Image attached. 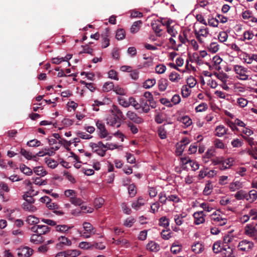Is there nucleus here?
I'll return each instance as SVG.
<instances>
[{
  "mask_svg": "<svg viewBox=\"0 0 257 257\" xmlns=\"http://www.w3.org/2000/svg\"><path fill=\"white\" fill-rule=\"evenodd\" d=\"M253 246L252 242L244 239L239 242L238 248L240 250L248 252L252 249Z\"/></svg>",
  "mask_w": 257,
  "mask_h": 257,
  "instance_id": "1",
  "label": "nucleus"
},
{
  "mask_svg": "<svg viewBox=\"0 0 257 257\" xmlns=\"http://www.w3.org/2000/svg\"><path fill=\"white\" fill-rule=\"evenodd\" d=\"M18 257H30L33 253V249L28 246L20 247L17 249Z\"/></svg>",
  "mask_w": 257,
  "mask_h": 257,
  "instance_id": "2",
  "label": "nucleus"
},
{
  "mask_svg": "<svg viewBox=\"0 0 257 257\" xmlns=\"http://www.w3.org/2000/svg\"><path fill=\"white\" fill-rule=\"evenodd\" d=\"M234 70L237 74L239 75V79L242 80L248 79V75L245 73L247 72V69L242 66L236 65L234 66Z\"/></svg>",
  "mask_w": 257,
  "mask_h": 257,
  "instance_id": "3",
  "label": "nucleus"
},
{
  "mask_svg": "<svg viewBox=\"0 0 257 257\" xmlns=\"http://www.w3.org/2000/svg\"><path fill=\"white\" fill-rule=\"evenodd\" d=\"M151 26L156 35L157 36L160 37L161 36V32L162 31L161 28L164 26V24L161 21L157 20L153 21L151 23Z\"/></svg>",
  "mask_w": 257,
  "mask_h": 257,
  "instance_id": "4",
  "label": "nucleus"
},
{
  "mask_svg": "<svg viewBox=\"0 0 257 257\" xmlns=\"http://www.w3.org/2000/svg\"><path fill=\"white\" fill-rule=\"evenodd\" d=\"M126 116L131 120L137 124H141L144 122V119L142 117L139 116L136 113L132 111H127Z\"/></svg>",
  "mask_w": 257,
  "mask_h": 257,
  "instance_id": "5",
  "label": "nucleus"
},
{
  "mask_svg": "<svg viewBox=\"0 0 257 257\" xmlns=\"http://www.w3.org/2000/svg\"><path fill=\"white\" fill-rule=\"evenodd\" d=\"M96 125L97 129L99 130V137L101 139L106 137L108 134L105 128L104 124L101 121L98 120L96 123Z\"/></svg>",
  "mask_w": 257,
  "mask_h": 257,
  "instance_id": "6",
  "label": "nucleus"
},
{
  "mask_svg": "<svg viewBox=\"0 0 257 257\" xmlns=\"http://www.w3.org/2000/svg\"><path fill=\"white\" fill-rule=\"evenodd\" d=\"M244 233L246 235L252 237L257 234V227L252 224H247L244 228Z\"/></svg>",
  "mask_w": 257,
  "mask_h": 257,
  "instance_id": "7",
  "label": "nucleus"
},
{
  "mask_svg": "<svg viewBox=\"0 0 257 257\" xmlns=\"http://www.w3.org/2000/svg\"><path fill=\"white\" fill-rule=\"evenodd\" d=\"M89 146L92 148L93 152L97 153L98 155L103 157L105 155L106 149L98 148L95 143H90Z\"/></svg>",
  "mask_w": 257,
  "mask_h": 257,
  "instance_id": "8",
  "label": "nucleus"
},
{
  "mask_svg": "<svg viewBox=\"0 0 257 257\" xmlns=\"http://www.w3.org/2000/svg\"><path fill=\"white\" fill-rule=\"evenodd\" d=\"M121 120L120 119L116 118V117L112 115L107 117V124L118 128L121 125Z\"/></svg>",
  "mask_w": 257,
  "mask_h": 257,
  "instance_id": "9",
  "label": "nucleus"
},
{
  "mask_svg": "<svg viewBox=\"0 0 257 257\" xmlns=\"http://www.w3.org/2000/svg\"><path fill=\"white\" fill-rule=\"evenodd\" d=\"M112 115L116 117V118H119L120 120L124 119V116L122 111L118 108V107L115 105H113L112 109L110 110Z\"/></svg>",
  "mask_w": 257,
  "mask_h": 257,
  "instance_id": "10",
  "label": "nucleus"
},
{
  "mask_svg": "<svg viewBox=\"0 0 257 257\" xmlns=\"http://www.w3.org/2000/svg\"><path fill=\"white\" fill-rule=\"evenodd\" d=\"M204 215L203 211L195 212L193 214L195 219V224L198 225L203 223L205 221Z\"/></svg>",
  "mask_w": 257,
  "mask_h": 257,
  "instance_id": "11",
  "label": "nucleus"
},
{
  "mask_svg": "<svg viewBox=\"0 0 257 257\" xmlns=\"http://www.w3.org/2000/svg\"><path fill=\"white\" fill-rule=\"evenodd\" d=\"M73 227V225H67L65 224L57 225L56 226V231L62 233L67 234L69 230Z\"/></svg>",
  "mask_w": 257,
  "mask_h": 257,
  "instance_id": "12",
  "label": "nucleus"
},
{
  "mask_svg": "<svg viewBox=\"0 0 257 257\" xmlns=\"http://www.w3.org/2000/svg\"><path fill=\"white\" fill-rule=\"evenodd\" d=\"M44 241V237L39 234H33L30 238V241L36 244L42 243Z\"/></svg>",
  "mask_w": 257,
  "mask_h": 257,
  "instance_id": "13",
  "label": "nucleus"
},
{
  "mask_svg": "<svg viewBox=\"0 0 257 257\" xmlns=\"http://www.w3.org/2000/svg\"><path fill=\"white\" fill-rule=\"evenodd\" d=\"M83 227L86 233L94 234L96 232V229L93 227L89 222H84L83 223Z\"/></svg>",
  "mask_w": 257,
  "mask_h": 257,
  "instance_id": "14",
  "label": "nucleus"
},
{
  "mask_svg": "<svg viewBox=\"0 0 257 257\" xmlns=\"http://www.w3.org/2000/svg\"><path fill=\"white\" fill-rule=\"evenodd\" d=\"M109 36V31L106 29L104 34L101 35L102 38V47L103 48L107 47L109 45V40L108 38Z\"/></svg>",
  "mask_w": 257,
  "mask_h": 257,
  "instance_id": "15",
  "label": "nucleus"
},
{
  "mask_svg": "<svg viewBox=\"0 0 257 257\" xmlns=\"http://www.w3.org/2000/svg\"><path fill=\"white\" fill-rule=\"evenodd\" d=\"M234 197L238 200L244 199H245L246 200H249V198H248L247 193L243 190H240L237 191L234 195Z\"/></svg>",
  "mask_w": 257,
  "mask_h": 257,
  "instance_id": "16",
  "label": "nucleus"
},
{
  "mask_svg": "<svg viewBox=\"0 0 257 257\" xmlns=\"http://www.w3.org/2000/svg\"><path fill=\"white\" fill-rule=\"evenodd\" d=\"M147 248L151 251L157 252L160 250V245L156 242L151 241L147 245Z\"/></svg>",
  "mask_w": 257,
  "mask_h": 257,
  "instance_id": "17",
  "label": "nucleus"
},
{
  "mask_svg": "<svg viewBox=\"0 0 257 257\" xmlns=\"http://www.w3.org/2000/svg\"><path fill=\"white\" fill-rule=\"evenodd\" d=\"M223 251H225L223 252V254H224L223 257H236L233 254V249L231 248L227 245H224L223 247Z\"/></svg>",
  "mask_w": 257,
  "mask_h": 257,
  "instance_id": "18",
  "label": "nucleus"
},
{
  "mask_svg": "<svg viewBox=\"0 0 257 257\" xmlns=\"http://www.w3.org/2000/svg\"><path fill=\"white\" fill-rule=\"evenodd\" d=\"M168 85V81L165 78H161L158 81V87L161 91H164Z\"/></svg>",
  "mask_w": 257,
  "mask_h": 257,
  "instance_id": "19",
  "label": "nucleus"
},
{
  "mask_svg": "<svg viewBox=\"0 0 257 257\" xmlns=\"http://www.w3.org/2000/svg\"><path fill=\"white\" fill-rule=\"evenodd\" d=\"M142 24V22L141 20L135 22L130 29L131 32L133 34L138 32L140 30Z\"/></svg>",
  "mask_w": 257,
  "mask_h": 257,
  "instance_id": "20",
  "label": "nucleus"
},
{
  "mask_svg": "<svg viewBox=\"0 0 257 257\" xmlns=\"http://www.w3.org/2000/svg\"><path fill=\"white\" fill-rule=\"evenodd\" d=\"M241 188H242V184L239 181L230 183L229 185V188L231 191H235Z\"/></svg>",
  "mask_w": 257,
  "mask_h": 257,
  "instance_id": "21",
  "label": "nucleus"
},
{
  "mask_svg": "<svg viewBox=\"0 0 257 257\" xmlns=\"http://www.w3.org/2000/svg\"><path fill=\"white\" fill-rule=\"evenodd\" d=\"M227 130V129L222 125L217 126L215 129V135L219 137H222L226 133Z\"/></svg>",
  "mask_w": 257,
  "mask_h": 257,
  "instance_id": "22",
  "label": "nucleus"
},
{
  "mask_svg": "<svg viewBox=\"0 0 257 257\" xmlns=\"http://www.w3.org/2000/svg\"><path fill=\"white\" fill-rule=\"evenodd\" d=\"M156 84V79H148L146 80L143 84V87L146 89H149L154 86Z\"/></svg>",
  "mask_w": 257,
  "mask_h": 257,
  "instance_id": "23",
  "label": "nucleus"
},
{
  "mask_svg": "<svg viewBox=\"0 0 257 257\" xmlns=\"http://www.w3.org/2000/svg\"><path fill=\"white\" fill-rule=\"evenodd\" d=\"M178 120L182 122L186 126H189L192 124L191 119L187 115L178 117Z\"/></svg>",
  "mask_w": 257,
  "mask_h": 257,
  "instance_id": "24",
  "label": "nucleus"
},
{
  "mask_svg": "<svg viewBox=\"0 0 257 257\" xmlns=\"http://www.w3.org/2000/svg\"><path fill=\"white\" fill-rule=\"evenodd\" d=\"M203 246L202 244L197 242L192 245V250L196 253H199L203 250Z\"/></svg>",
  "mask_w": 257,
  "mask_h": 257,
  "instance_id": "25",
  "label": "nucleus"
},
{
  "mask_svg": "<svg viewBox=\"0 0 257 257\" xmlns=\"http://www.w3.org/2000/svg\"><path fill=\"white\" fill-rule=\"evenodd\" d=\"M22 208L25 211L34 212L37 210V208L33 204L29 203H24L22 205Z\"/></svg>",
  "mask_w": 257,
  "mask_h": 257,
  "instance_id": "26",
  "label": "nucleus"
},
{
  "mask_svg": "<svg viewBox=\"0 0 257 257\" xmlns=\"http://www.w3.org/2000/svg\"><path fill=\"white\" fill-rule=\"evenodd\" d=\"M26 222L30 225H36L39 223V219L33 215H29L27 218Z\"/></svg>",
  "mask_w": 257,
  "mask_h": 257,
  "instance_id": "27",
  "label": "nucleus"
},
{
  "mask_svg": "<svg viewBox=\"0 0 257 257\" xmlns=\"http://www.w3.org/2000/svg\"><path fill=\"white\" fill-rule=\"evenodd\" d=\"M144 204V199L142 197L138 198V200L136 202L133 203L132 206L133 208L136 210H138L140 207Z\"/></svg>",
  "mask_w": 257,
  "mask_h": 257,
  "instance_id": "28",
  "label": "nucleus"
},
{
  "mask_svg": "<svg viewBox=\"0 0 257 257\" xmlns=\"http://www.w3.org/2000/svg\"><path fill=\"white\" fill-rule=\"evenodd\" d=\"M39 234L42 236L46 234L50 231V227L46 225H39Z\"/></svg>",
  "mask_w": 257,
  "mask_h": 257,
  "instance_id": "29",
  "label": "nucleus"
},
{
  "mask_svg": "<svg viewBox=\"0 0 257 257\" xmlns=\"http://www.w3.org/2000/svg\"><path fill=\"white\" fill-rule=\"evenodd\" d=\"M213 189V186L211 182L209 181H207L205 185V187L203 190V194L205 195H208L211 194V191Z\"/></svg>",
  "mask_w": 257,
  "mask_h": 257,
  "instance_id": "30",
  "label": "nucleus"
},
{
  "mask_svg": "<svg viewBox=\"0 0 257 257\" xmlns=\"http://www.w3.org/2000/svg\"><path fill=\"white\" fill-rule=\"evenodd\" d=\"M243 59L246 63L247 64H251L253 60H255L257 62V55L252 54L251 55H249L248 54H246Z\"/></svg>",
  "mask_w": 257,
  "mask_h": 257,
  "instance_id": "31",
  "label": "nucleus"
},
{
  "mask_svg": "<svg viewBox=\"0 0 257 257\" xmlns=\"http://www.w3.org/2000/svg\"><path fill=\"white\" fill-rule=\"evenodd\" d=\"M114 84L112 82H105L102 87V91L104 92H108L112 89L113 90Z\"/></svg>",
  "mask_w": 257,
  "mask_h": 257,
  "instance_id": "32",
  "label": "nucleus"
},
{
  "mask_svg": "<svg viewBox=\"0 0 257 257\" xmlns=\"http://www.w3.org/2000/svg\"><path fill=\"white\" fill-rule=\"evenodd\" d=\"M20 169L23 173L27 175L30 176L33 174L32 170L24 164H21Z\"/></svg>",
  "mask_w": 257,
  "mask_h": 257,
  "instance_id": "33",
  "label": "nucleus"
},
{
  "mask_svg": "<svg viewBox=\"0 0 257 257\" xmlns=\"http://www.w3.org/2000/svg\"><path fill=\"white\" fill-rule=\"evenodd\" d=\"M34 172L37 175L44 176L46 175L47 172L45 170H44V168L42 166H38L34 168Z\"/></svg>",
  "mask_w": 257,
  "mask_h": 257,
  "instance_id": "34",
  "label": "nucleus"
},
{
  "mask_svg": "<svg viewBox=\"0 0 257 257\" xmlns=\"http://www.w3.org/2000/svg\"><path fill=\"white\" fill-rule=\"evenodd\" d=\"M58 240L60 241V243L63 245L70 246L72 244L71 241L65 236L59 237Z\"/></svg>",
  "mask_w": 257,
  "mask_h": 257,
  "instance_id": "35",
  "label": "nucleus"
},
{
  "mask_svg": "<svg viewBox=\"0 0 257 257\" xmlns=\"http://www.w3.org/2000/svg\"><path fill=\"white\" fill-rule=\"evenodd\" d=\"M45 160L48 166L52 169L55 168L58 165V163L54 159L46 158Z\"/></svg>",
  "mask_w": 257,
  "mask_h": 257,
  "instance_id": "36",
  "label": "nucleus"
},
{
  "mask_svg": "<svg viewBox=\"0 0 257 257\" xmlns=\"http://www.w3.org/2000/svg\"><path fill=\"white\" fill-rule=\"evenodd\" d=\"M128 192L131 197L135 196L137 193V188L134 184L129 185L128 187Z\"/></svg>",
  "mask_w": 257,
  "mask_h": 257,
  "instance_id": "37",
  "label": "nucleus"
},
{
  "mask_svg": "<svg viewBox=\"0 0 257 257\" xmlns=\"http://www.w3.org/2000/svg\"><path fill=\"white\" fill-rule=\"evenodd\" d=\"M212 250L213 252L215 253H217L219 252H221L223 251V247L221 248V242H216L213 244L212 247Z\"/></svg>",
  "mask_w": 257,
  "mask_h": 257,
  "instance_id": "38",
  "label": "nucleus"
},
{
  "mask_svg": "<svg viewBox=\"0 0 257 257\" xmlns=\"http://www.w3.org/2000/svg\"><path fill=\"white\" fill-rule=\"evenodd\" d=\"M249 155L252 156L254 159H257V145L251 147V149L247 151Z\"/></svg>",
  "mask_w": 257,
  "mask_h": 257,
  "instance_id": "39",
  "label": "nucleus"
},
{
  "mask_svg": "<svg viewBox=\"0 0 257 257\" xmlns=\"http://www.w3.org/2000/svg\"><path fill=\"white\" fill-rule=\"evenodd\" d=\"M169 79L172 82H178L181 79L180 76L176 72H172L169 75Z\"/></svg>",
  "mask_w": 257,
  "mask_h": 257,
  "instance_id": "40",
  "label": "nucleus"
},
{
  "mask_svg": "<svg viewBox=\"0 0 257 257\" xmlns=\"http://www.w3.org/2000/svg\"><path fill=\"white\" fill-rule=\"evenodd\" d=\"M159 225L167 228L169 225V220L166 217L163 216L159 219Z\"/></svg>",
  "mask_w": 257,
  "mask_h": 257,
  "instance_id": "41",
  "label": "nucleus"
},
{
  "mask_svg": "<svg viewBox=\"0 0 257 257\" xmlns=\"http://www.w3.org/2000/svg\"><path fill=\"white\" fill-rule=\"evenodd\" d=\"M191 90L187 85H184L182 86L181 89V94L183 97L187 98L190 94Z\"/></svg>",
  "mask_w": 257,
  "mask_h": 257,
  "instance_id": "42",
  "label": "nucleus"
},
{
  "mask_svg": "<svg viewBox=\"0 0 257 257\" xmlns=\"http://www.w3.org/2000/svg\"><path fill=\"white\" fill-rule=\"evenodd\" d=\"M182 246L173 243L171 247V251L174 254H177L181 251Z\"/></svg>",
  "mask_w": 257,
  "mask_h": 257,
  "instance_id": "43",
  "label": "nucleus"
},
{
  "mask_svg": "<svg viewBox=\"0 0 257 257\" xmlns=\"http://www.w3.org/2000/svg\"><path fill=\"white\" fill-rule=\"evenodd\" d=\"M125 31L123 29H118L116 32L115 38L118 40H122L125 37Z\"/></svg>",
  "mask_w": 257,
  "mask_h": 257,
  "instance_id": "44",
  "label": "nucleus"
},
{
  "mask_svg": "<svg viewBox=\"0 0 257 257\" xmlns=\"http://www.w3.org/2000/svg\"><path fill=\"white\" fill-rule=\"evenodd\" d=\"M166 25L167 32L172 37H175L177 33V31L174 30L173 27L170 26V24L169 22H167Z\"/></svg>",
  "mask_w": 257,
  "mask_h": 257,
  "instance_id": "45",
  "label": "nucleus"
},
{
  "mask_svg": "<svg viewBox=\"0 0 257 257\" xmlns=\"http://www.w3.org/2000/svg\"><path fill=\"white\" fill-rule=\"evenodd\" d=\"M70 201L72 204L78 206H80L83 202L81 198L75 197H71L70 199Z\"/></svg>",
  "mask_w": 257,
  "mask_h": 257,
  "instance_id": "46",
  "label": "nucleus"
},
{
  "mask_svg": "<svg viewBox=\"0 0 257 257\" xmlns=\"http://www.w3.org/2000/svg\"><path fill=\"white\" fill-rule=\"evenodd\" d=\"M41 143L37 140H32L27 142V145L31 147H39L41 145Z\"/></svg>",
  "mask_w": 257,
  "mask_h": 257,
  "instance_id": "47",
  "label": "nucleus"
},
{
  "mask_svg": "<svg viewBox=\"0 0 257 257\" xmlns=\"http://www.w3.org/2000/svg\"><path fill=\"white\" fill-rule=\"evenodd\" d=\"M166 70V67L164 64H159L156 66L155 71L158 74L164 73Z\"/></svg>",
  "mask_w": 257,
  "mask_h": 257,
  "instance_id": "48",
  "label": "nucleus"
},
{
  "mask_svg": "<svg viewBox=\"0 0 257 257\" xmlns=\"http://www.w3.org/2000/svg\"><path fill=\"white\" fill-rule=\"evenodd\" d=\"M247 195L249 198V200L251 199V201H254L257 199V191L255 190H252L249 192Z\"/></svg>",
  "mask_w": 257,
  "mask_h": 257,
  "instance_id": "49",
  "label": "nucleus"
},
{
  "mask_svg": "<svg viewBox=\"0 0 257 257\" xmlns=\"http://www.w3.org/2000/svg\"><path fill=\"white\" fill-rule=\"evenodd\" d=\"M140 105L144 112L147 113L150 111V105H148L147 101L142 100Z\"/></svg>",
  "mask_w": 257,
  "mask_h": 257,
  "instance_id": "50",
  "label": "nucleus"
},
{
  "mask_svg": "<svg viewBox=\"0 0 257 257\" xmlns=\"http://www.w3.org/2000/svg\"><path fill=\"white\" fill-rule=\"evenodd\" d=\"M79 247L84 249H90L92 248V243L91 242L82 241L79 243Z\"/></svg>",
  "mask_w": 257,
  "mask_h": 257,
  "instance_id": "51",
  "label": "nucleus"
},
{
  "mask_svg": "<svg viewBox=\"0 0 257 257\" xmlns=\"http://www.w3.org/2000/svg\"><path fill=\"white\" fill-rule=\"evenodd\" d=\"M208 108L207 104L205 103H201L195 108L196 112H202Z\"/></svg>",
  "mask_w": 257,
  "mask_h": 257,
  "instance_id": "52",
  "label": "nucleus"
},
{
  "mask_svg": "<svg viewBox=\"0 0 257 257\" xmlns=\"http://www.w3.org/2000/svg\"><path fill=\"white\" fill-rule=\"evenodd\" d=\"M66 252L67 257H76L80 254L79 251L77 250H67Z\"/></svg>",
  "mask_w": 257,
  "mask_h": 257,
  "instance_id": "53",
  "label": "nucleus"
},
{
  "mask_svg": "<svg viewBox=\"0 0 257 257\" xmlns=\"http://www.w3.org/2000/svg\"><path fill=\"white\" fill-rule=\"evenodd\" d=\"M32 195H29L27 194H25L23 196V199L26 201L25 203H29L30 204L34 203L35 200L33 198Z\"/></svg>",
  "mask_w": 257,
  "mask_h": 257,
  "instance_id": "54",
  "label": "nucleus"
},
{
  "mask_svg": "<svg viewBox=\"0 0 257 257\" xmlns=\"http://www.w3.org/2000/svg\"><path fill=\"white\" fill-rule=\"evenodd\" d=\"M211 219L212 220H214V221H216L218 222L220 221H223V222L222 223H218V225H219L220 226H223V225L226 224L227 222V219L224 218H222V217H220L219 216H217V217H212Z\"/></svg>",
  "mask_w": 257,
  "mask_h": 257,
  "instance_id": "55",
  "label": "nucleus"
},
{
  "mask_svg": "<svg viewBox=\"0 0 257 257\" xmlns=\"http://www.w3.org/2000/svg\"><path fill=\"white\" fill-rule=\"evenodd\" d=\"M21 154L28 160H31L32 158H34L33 156L32 155L31 153L24 149H21Z\"/></svg>",
  "mask_w": 257,
  "mask_h": 257,
  "instance_id": "56",
  "label": "nucleus"
},
{
  "mask_svg": "<svg viewBox=\"0 0 257 257\" xmlns=\"http://www.w3.org/2000/svg\"><path fill=\"white\" fill-rule=\"evenodd\" d=\"M218 45L216 44V43L214 42L211 43L208 47L209 51L213 53H216L218 50Z\"/></svg>",
  "mask_w": 257,
  "mask_h": 257,
  "instance_id": "57",
  "label": "nucleus"
},
{
  "mask_svg": "<svg viewBox=\"0 0 257 257\" xmlns=\"http://www.w3.org/2000/svg\"><path fill=\"white\" fill-rule=\"evenodd\" d=\"M108 77L111 79H113L115 80H118L117 72L113 69L110 70L108 71Z\"/></svg>",
  "mask_w": 257,
  "mask_h": 257,
  "instance_id": "58",
  "label": "nucleus"
},
{
  "mask_svg": "<svg viewBox=\"0 0 257 257\" xmlns=\"http://www.w3.org/2000/svg\"><path fill=\"white\" fill-rule=\"evenodd\" d=\"M158 134L161 139H164L166 138V132L165 131V128L162 126L159 127L158 130Z\"/></svg>",
  "mask_w": 257,
  "mask_h": 257,
  "instance_id": "59",
  "label": "nucleus"
},
{
  "mask_svg": "<svg viewBox=\"0 0 257 257\" xmlns=\"http://www.w3.org/2000/svg\"><path fill=\"white\" fill-rule=\"evenodd\" d=\"M253 36L254 34L252 32L249 31H245L243 33V39L242 40L244 41L245 40H251L252 39Z\"/></svg>",
  "mask_w": 257,
  "mask_h": 257,
  "instance_id": "60",
  "label": "nucleus"
},
{
  "mask_svg": "<svg viewBox=\"0 0 257 257\" xmlns=\"http://www.w3.org/2000/svg\"><path fill=\"white\" fill-rule=\"evenodd\" d=\"M228 38V35L225 32H221L218 35V39L221 42L226 41Z\"/></svg>",
  "mask_w": 257,
  "mask_h": 257,
  "instance_id": "61",
  "label": "nucleus"
},
{
  "mask_svg": "<svg viewBox=\"0 0 257 257\" xmlns=\"http://www.w3.org/2000/svg\"><path fill=\"white\" fill-rule=\"evenodd\" d=\"M113 91L117 94L123 95L125 94V90L118 86L113 87Z\"/></svg>",
  "mask_w": 257,
  "mask_h": 257,
  "instance_id": "62",
  "label": "nucleus"
},
{
  "mask_svg": "<svg viewBox=\"0 0 257 257\" xmlns=\"http://www.w3.org/2000/svg\"><path fill=\"white\" fill-rule=\"evenodd\" d=\"M130 105H133L136 109L140 108V105L139 104L135 99L133 97H130L129 99Z\"/></svg>",
  "mask_w": 257,
  "mask_h": 257,
  "instance_id": "63",
  "label": "nucleus"
},
{
  "mask_svg": "<svg viewBox=\"0 0 257 257\" xmlns=\"http://www.w3.org/2000/svg\"><path fill=\"white\" fill-rule=\"evenodd\" d=\"M237 103L240 107H243L247 105L248 101L244 98L240 97L237 99Z\"/></svg>",
  "mask_w": 257,
  "mask_h": 257,
  "instance_id": "64",
  "label": "nucleus"
}]
</instances>
